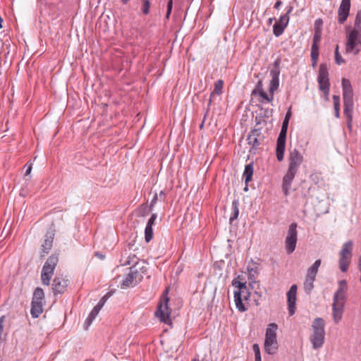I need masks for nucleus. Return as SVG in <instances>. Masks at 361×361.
<instances>
[{"label": "nucleus", "instance_id": "f257e3e1", "mask_svg": "<svg viewBox=\"0 0 361 361\" xmlns=\"http://www.w3.org/2000/svg\"><path fill=\"white\" fill-rule=\"evenodd\" d=\"M279 69L276 67L270 71V76L271 78L269 83V94H267L263 88V83L262 80H259L255 88L252 90V94L254 95H259L260 97V102L271 103L274 100V92L279 86Z\"/></svg>", "mask_w": 361, "mask_h": 361}, {"label": "nucleus", "instance_id": "f03ea898", "mask_svg": "<svg viewBox=\"0 0 361 361\" xmlns=\"http://www.w3.org/2000/svg\"><path fill=\"white\" fill-rule=\"evenodd\" d=\"M325 322L322 317H317L312 324V334L310 336V341L314 349H318L322 347L324 343L325 336Z\"/></svg>", "mask_w": 361, "mask_h": 361}, {"label": "nucleus", "instance_id": "7ed1b4c3", "mask_svg": "<svg viewBox=\"0 0 361 361\" xmlns=\"http://www.w3.org/2000/svg\"><path fill=\"white\" fill-rule=\"evenodd\" d=\"M291 116L290 110H288L286 114L285 118L283 119L281 129L279 133V135L277 138L276 141V158L278 161H281L284 157V152L286 149V134L289 123V120Z\"/></svg>", "mask_w": 361, "mask_h": 361}, {"label": "nucleus", "instance_id": "20e7f679", "mask_svg": "<svg viewBox=\"0 0 361 361\" xmlns=\"http://www.w3.org/2000/svg\"><path fill=\"white\" fill-rule=\"evenodd\" d=\"M361 50V30L352 28L347 32L345 51L357 55Z\"/></svg>", "mask_w": 361, "mask_h": 361}, {"label": "nucleus", "instance_id": "39448f33", "mask_svg": "<svg viewBox=\"0 0 361 361\" xmlns=\"http://www.w3.org/2000/svg\"><path fill=\"white\" fill-rule=\"evenodd\" d=\"M348 284L345 280L338 281V288L334 295L333 316H341L343 313L344 299L345 298Z\"/></svg>", "mask_w": 361, "mask_h": 361}, {"label": "nucleus", "instance_id": "423d86ee", "mask_svg": "<svg viewBox=\"0 0 361 361\" xmlns=\"http://www.w3.org/2000/svg\"><path fill=\"white\" fill-rule=\"evenodd\" d=\"M278 326L275 323H271L266 329L264 348L265 352L269 355H274L276 353L279 345L276 339V331Z\"/></svg>", "mask_w": 361, "mask_h": 361}, {"label": "nucleus", "instance_id": "0eeeda50", "mask_svg": "<svg viewBox=\"0 0 361 361\" xmlns=\"http://www.w3.org/2000/svg\"><path fill=\"white\" fill-rule=\"evenodd\" d=\"M353 241L348 240L343 244L341 250L339 252L338 264L339 269L342 272H346L348 269L353 256Z\"/></svg>", "mask_w": 361, "mask_h": 361}, {"label": "nucleus", "instance_id": "6e6552de", "mask_svg": "<svg viewBox=\"0 0 361 361\" xmlns=\"http://www.w3.org/2000/svg\"><path fill=\"white\" fill-rule=\"evenodd\" d=\"M58 263V257L51 255L44 263L41 274L42 282L45 286H49L55 267Z\"/></svg>", "mask_w": 361, "mask_h": 361}, {"label": "nucleus", "instance_id": "1a4fd4ad", "mask_svg": "<svg viewBox=\"0 0 361 361\" xmlns=\"http://www.w3.org/2000/svg\"><path fill=\"white\" fill-rule=\"evenodd\" d=\"M297 226L296 223H292L288 227L285 240V247L288 254L293 253L295 250L298 241Z\"/></svg>", "mask_w": 361, "mask_h": 361}, {"label": "nucleus", "instance_id": "9d476101", "mask_svg": "<svg viewBox=\"0 0 361 361\" xmlns=\"http://www.w3.org/2000/svg\"><path fill=\"white\" fill-rule=\"evenodd\" d=\"M251 294L248 292V288L245 285L240 290L234 291V302L236 308L243 312L247 310L246 303H243V300H247Z\"/></svg>", "mask_w": 361, "mask_h": 361}, {"label": "nucleus", "instance_id": "9b49d317", "mask_svg": "<svg viewBox=\"0 0 361 361\" xmlns=\"http://www.w3.org/2000/svg\"><path fill=\"white\" fill-rule=\"evenodd\" d=\"M318 82L319 89L326 96L329 94V79L328 68L326 64H320L319 69Z\"/></svg>", "mask_w": 361, "mask_h": 361}, {"label": "nucleus", "instance_id": "f8f14e48", "mask_svg": "<svg viewBox=\"0 0 361 361\" xmlns=\"http://www.w3.org/2000/svg\"><path fill=\"white\" fill-rule=\"evenodd\" d=\"M142 279V276L140 273L134 267H131L128 274L122 281L121 287L123 289H126L130 287L135 286Z\"/></svg>", "mask_w": 361, "mask_h": 361}, {"label": "nucleus", "instance_id": "ddd939ff", "mask_svg": "<svg viewBox=\"0 0 361 361\" xmlns=\"http://www.w3.org/2000/svg\"><path fill=\"white\" fill-rule=\"evenodd\" d=\"M168 290L163 293L157 308L154 312V316H170L172 314L171 310L169 307Z\"/></svg>", "mask_w": 361, "mask_h": 361}, {"label": "nucleus", "instance_id": "4468645a", "mask_svg": "<svg viewBox=\"0 0 361 361\" xmlns=\"http://www.w3.org/2000/svg\"><path fill=\"white\" fill-rule=\"evenodd\" d=\"M68 280L63 276H57L52 283V289L54 295L63 293L68 285Z\"/></svg>", "mask_w": 361, "mask_h": 361}, {"label": "nucleus", "instance_id": "2eb2a0df", "mask_svg": "<svg viewBox=\"0 0 361 361\" xmlns=\"http://www.w3.org/2000/svg\"><path fill=\"white\" fill-rule=\"evenodd\" d=\"M298 173V170L288 167V171L283 178L282 190L286 195L289 194L292 182Z\"/></svg>", "mask_w": 361, "mask_h": 361}, {"label": "nucleus", "instance_id": "dca6fc26", "mask_svg": "<svg viewBox=\"0 0 361 361\" xmlns=\"http://www.w3.org/2000/svg\"><path fill=\"white\" fill-rule=\"evenodd\" d=\"M350 9V0H341L338 10V21L343 24L348 18Z\"/></svg>", "mask_w": 361, "mask_h": 361}, {"label": "nucleus", "instance_id": "f3484780", "mask_svg": "<svg viewBox=\"0 0 361 361\" xmlns=\"http://www.w3.org/2000/svg\"><path fill=\"white\" fill-rule=\"evenodd\" d=\"M288 161V167L298 171L300 166L303 161V157L298 149H294L289 153Z\"/></svg>", "mask_w": 361, "mask_h": 361}, {"label": "nucleus", "instance_id": "a211bd4d", "mask_svg": "<svg viewBox=\"0 0 361 361\" xmlns=\"http://www.w3.org/2000/svg\"><path fill=\"white\" fill-rule=\"evenodd\" d=\"M298 287L297 285L293 284L290 286L289 290L287 292V300L288 312L290 315L295 312V302Z\"/></svg>", "mask_w": 361, "mask_h": 361}, {"label": "nucleus", "instance_id": "6ab92c4d", "mask_svg": "<svg viewBox=\"0 0 361 361\" xmlns=\"http://www.w3.org/2000/svg\"><path fill=\"white\" fill-rule=\"evenodd\" d=\"M342 87L343 103H353V89L349 80L343 78Z\"/></svg>", "mask_w": 361, "mask_h": 361}, {"label": "nucleus", "instance_id": "aec40b11", "mask_svg": "<svg viewBox=\"0 0 361 361\" xmlns=\"http://www.w3.org/2000/svg\"><path fill=\"white\" fill-rule=\"evenodd\" d=\"M261 132L255 129L252 130L247 135V143L251 147V149H257L260 145Z\"/></svg>", "mask_w": 361, "mask_h": 361}, {"label": "nucleus", "instance_id": "412c9836", "mask_svg": "<svg viewBox=\"0 0 361 361\" xmlns=\"http://www.w3.org/2000/svg\"><path fill=\"white\" fill-rule=\"evenodd\" d=\"M54 240V233L51 232H47L45 235L44 240L43 243L42 244V256H44L48 254V252L51 250L53 245Z\"/></svg>", "mask_w": 361, "mask_h": 361}, {"label": "nucleus", "instance_id": "4be33fe9", "mask_svg": "<svg viewBox=\"0 0 361 361\" xmlns=\"http://www.w3.org/2000/svg\"><path fill=\"white\" fill-rule=\"evenodd\" d=\"M43 312V302L32 300L30 312L32 316H39Z\"/></svg>", "mask_w": 361, "mask_h": 361}, {"label": "nucleus", "instance_id": "5701e85b", "mask_svg": "<svg viewBox=\"0 0 361 361\" xmlns=\"http://www.w3.org/2000/svg\"><path fill=\"white\" fill-rule=\"evenodd\" d=\"M320 265L321 259H317L314 264L308 269L306 276L315 279Z\"/></svg>", "mask_w": 361, "mask_h": 361}, {"label": "nucleus", "instance_id": "b1692460", "mask_svg": "<svg viewBox=\"0 0 361 361\" xmlns=\"http://www.w3.org/2000/svg\"><path fill=\"white\" fill-rule=\"evenodd\" d=\"M253 175V164H247L245 167V170L243 172V178L245 179V184H248L250 181L252 180V177Z\"/></svg>", "mask_w": 361, "mask_h": 361}, {"label": "nucleus", "instance_id": "393cba45", "mask_svg": "<svg viewBox=\"0 0 361 361\" xmlns=\"http://www.w3.org/2000/svg\"><path fill=\"white\" fill-rule=\"evenodd\" d=\"M344 114L347 118L348 123L350 124L353 121V103H343Z\"/></svg>", "mask_w": 361, "mask_h": 361}, {"label": "nucleus", "instance_id": "a878e982", "mask_svg": "<svg viewBox=\"0 0 361 361\" xmlns=\"http://www.w3.org/2000/svg\"><path fill=\"white\" fill-rule=\"evenodd\" d=\"M109 296L107 295L102 297L100 300L98 302L97 305L92 310L91 312L90 313L89 316H97V314L99 313L100 310L104 306V303L106 302V300L108 299Z\"/></svg>", "mask_w": 361, "mask_h": 361}, {"label": "nucleus", "instance_id": "bb28decb", "mask_svg": "<svg viewBox=\"0 0 361 361\" xmlns=\"http://www.w3.org/2000/svg\"><path fill=\"white\" fill-rule=\"evenodd\" d=\"M319 45L312 44L311 47V59L312 61V66L315 67L317 63L319 56Z\"/></svg>", "mask_w": 361, "mask_h": 361}, {"label": "nucleus", "instance_id": "cd10ccee", "mask_svg": "<svg viewBox=\"0 0 361 361\" xmlns=\"http://www.w3.org/2000/svg\"><path fill=\"white\" fill-rule=\"evenodd\" d=\"M293 8V6H290L286 14L281 16L279 18L278 23H281L283 27H286L289 22V16L288 15L292 12Z\"/></svg>", "mask_w": 361, "mask_h": 361}, {"label": "nucleus", "instance_id": "c85d7f7f", "mask_svg": "<svg viewBox=\"0 0 361 361\" xmlns=\"http://www.w3.org/2000/svg\"><path fill=\"white\" fill-rule=\"evenodd\" d=\"M44 297V294L43 290L40 288H37L34 291L32 300L43 302Z\"/></svg>", "mask_w": 361, "mask_h": 361}, {"label": "nucleus", "instance_id": "c756f323", "mask_svg": "<svg viewBox=\"0 0 361 361\" xmlns=\"http://www.w3.org/2000/svg\"><path fill=\"white\" fill-rule=\"evenodd\" d=\"M314 281V279L306 276L304 282V289L306 292H310L313 289Z\"/></svg>", "mask_w": 361, "mask_h": 361}, {"label": "nucleus", "instance_id": "7c9ffc66", "mask_svg": "<svg viewBox=\"0 0 361 361\" xmlns=\"http://www.w3.org/2000/svg\"><path fill=\"white\" fill-rule=\"evenodd\" d=\"M334 107L335 111V116L339 118L340 116V97L338 95L333 96Z\"/></svg>", "mask_w": 361, "mask_h": 361}, {"label": "nucleus", "instance_id": "2f4dec72", "mask_svg": "<svg viewBox=\"0 0 361 361\" xmlns=\"http://www.w3.org/2000/svg\"><path fill=\"white\" fill-rule=\"evenodd\" d=\"M286 27H283L281 23H276L273 26V32L276 37L281 35L285 30Z\"/></svg>", "mask_w": 361, "mask_h": 361}, {"label": "nucleus", "instance_id": "473e14b6", "mask_svg": "<svg viewBox=\"0 0 361 361\" xmlns=\"http://www.w3.org/2000/svg\"><path fill=\"white\" fill-rule=\"evenodd\" d=\"M224 82L221 80H219L216 82L214 85V91L211 94V97L214 94H221L222 93Z\"/></svg>", "mask_w": 361, "mask_h": 361}, {"label": "nucleus", "instance_id": "72a5a7b5", "mask_svg": "<svg viewBox=\"0 0 361 361\" xmlns=\"http://www.w3.org/2000/svg\"><path fill=\"white\" fill-rule=\"evenodd\" d=\"M232 207H233V214L229 219L231 222H232L233 220L236 219L238 216V214H239L238 202L236 200H234L232 203Z\"/></svg>", "mask_w": 361, "mask_h": 361}, {"label": "nucleus", "instance_id": "f704fd0d", "mask_svg": "<svg viewBox=\"0 0 361 361\" xmlns=\"http://www.w3.org/2000/svg\"><path fill=\"white\" fill-rule=\"evenodd\" d=\"M153 238V228L152 227L146 226L145 229V240L149 243Z\"/></svg>", "mask_w": 361, "mask_h": 361}, {"label": "nucleus", "instance_id": "c9c22d12", "mask_svg": "<svg viewBox=\"0 0 361 361\" xmlns=\"http://www.w3.org/2000/svg\"><path fill=\"white\" fill-rule=\"evenodd\" d=\"M353 28L361 30V11H358L356 14V17H355V23H354V25H353Z\"/></svg>", "mask_w": 361, "mask_h": 361}, {"label": "nucleus", "instance_id": "e433bc0d", "mask_svg": "<svg viewBox=\"0 0 361 361\" xmlns=\"http://www.w3.org/2000/svg\"><path fill=\"white\" fill-rule=\"evenodd\" d=\"M252 350L255 353V361H262L259 345L257 343L253 344Z\"/></svg>", "mask_w": 361, "mask_h": 361}, {"label": "nucleus", "instance_id": "4c0bfd02", "mask_svg": "<svg viewBox=\"0 0 361 361\" xmlns=\"http://www.w3.org/2000/svg\"><path fill=\"white\" fill-rule=\"evenodd\" d=\"M141 1L142 2V11L145 15H147L150 8L149 0H141Z\"/></svg>", "mask_w": 361, "mask_h": 361}, {"label": "nucleus", "instance_id": "58836bf2", "mask_svg": "<svg viewBox=\"0 0 361 361\" xmlns=\"http://www.w3.org/2000/svg\"><path fill=\"white\" fill-rule=\"evenodd\" d=\"M335 61L336 63L338 65H341L345 62L344 59L342 58V56L340 55L338 52V46L337 45L335 49Z\"/></svg>", "mask_w": 361, "mask_h": 361}, {"label": "nucleus", "instance_id": "ea45409f", "mask_svg": "<svg viewBox=\"0 0 361 361\" xmlns=\"http://www.w3.org/2000/svg\"><path fill=\"white\" fill-rule=\"evenodd\" d=\"M321 38H322V31H320V30L314 31L312 44L319 45Z\"/></svg>", "mask_w": 361, "mask_h": 361}, {"label": "nucleus", "instance_id": "a19ab883", "mask_svg": "<svg viewBox=\"0 0 361 361\" xmlns=\"http://www.w3.org/2000/svg\"><path fill=\"white\" fill-rule=\"evenodd\" d=\"M94 318V317H86L83 322L84 330L88 329L89 326L92 324Z\"/></svg>", "mask_w": 361, "mask_h": 361}, {"label": "nucleus", "instance_id": "79ce46f5", "mask_svg": "<svg viewBox=\"0 0 361 361\" xmlns=\"http://www.w3.org/2000/svg\"><path fill=\"white\" fill-rule=\"evenodd\" d=\"M246 284V282H241L240 281H238L236 279H234L232 281V285L235 287V288H237L238 290H240L242 288V287L244 286V285Z\"/></svg>", "mask_w": 361, "mask_h": 361}, {"label": "nucleus", "instance_id": "37998d69", "mask_svg": "<svg viewBox=\"0 0 361 361\" xmlns=\"http://www.w3.org/2000/svg\"><path fill=\"white\" fill-rule=\"evenodd\" d=\"M323 21L322 19H317L314 22V31L322 30Z\"/></svg>", "mask_w": 361, "mask_h": 361}, {"label": "nucleus", "instance_id": "c03bdc74", "mask_svg": "<svg viewBox=\"0 0 361 361\" xmlns=\"http://www.w3.org/2000/svg\"><path fill=\"white\" fill-rule=\"evenodd\" d=\"M158 319L161 323H164L171 326L172 317H158Z\"/></svg>", "mask_w": 361, "mask_h": 361}, {"label": "nucleus", "instance_id": "a18cd8bd", "mask_svg": "<svg viewBox=\"0 0 361 361\" xmlns=\"http://www.w3.org/2000/svg\"><path fill=\"white\" fill-rule=\"evenodd\" d=\"M157 214H153L151 216V217L149 218V219L148 220L146 226L152 227L154 225V223H155V221L157 219Z\"/></svg>", "mask_w": 361, "mask_h": 361}, {"label": "nucleus", "instance_id": "49530a36", "mask_svg": "<svg viewBox=\"0 0 361 361\" xmlns=\"http://www.w3.org/2000/svg\"><path fill=\"white\" fill-rule=\"evenodd\" d=\"M167 7H168L167 8V16H169L170 15V13H171V8H172V0H171L168 3Z\"/></svg>", "mask_w": 361, "mask_h": 361}, {"label": "nucleus", "instance_id": "de8ad7c7", "mask_svg": "<svg viewBox=\"0 0 361 361\" xmlns=\"http://www.w3.org/2000/svg\"><path fill=\"white\" fill-rule=\"evenodd\" d=\"M281 4H282V2H281V1H276V4H275V5H274V8H275L276 9H279V8H280V6H281Z\"/></svg>", "mask_w": 361, "mask_h": 361}, {"label": "nucleus", "instance_id": "09e8293b", "mask_svg": "<svg viewBox=\"0 0 361 361\" xmlns=\"http://www.w3.org/2000/svg\"><path fill=\"white\" fill-rule=\"evenodd\" d=\"M358 268L360 271V279H361V255L360 256L359 259H358Z\"/></svg>", "mask_w": 361, "mask_h": 361}, {"label": "nucleus", "instance_id": "8fccbe9b", "mask_svg": "<svg viewBox=\"0 0 361 361\" xmlns=\"http://www.w3.org/2000/svg\"><path fill=\"white\" fill-rule=\"evenodd\" d=\"M31 170H32V166L30 165V166H28V167L26 169L25 175L30 174V173L31 172Z\"/></svg>", "mask_w": 361, "mask_h": 361}, {"label": "nucleus", "instance_id": "3c124183", "mask_svg": "<svg viewBox=\"0 0 361 361\" xmlns=\"http://www.w3.org/2000/svg\"><path fill=\"white\" fill-rule=\"evenodd\" d=\"M253 296H254V298L257 297V298H261V295H259V294H258V293H257V291H255V292L254 293ZM255 300H257V299H256V298H255Z\"/></svg>", "mask_w": 361, "mask_h": 361}, {"label": "nucleus", "instance_id": "603ef678", "mask_svg": "<svg viewBox=\"0 0 361 361\" xmlns=\"http://www.w3.org/2000/svg\"><path fill=\"white\" fill-rule=\"evenodd\" d=\"M341 317H334V320H335V322L336 323H338L340 320Z\"/></svg>", "mask_w": 361, "mask_h": 361}, {"label": "nucleus", "instance_id": "864d4df0", "mask_svg": "<svg viewBox=\"0 0 361 361\" xmlns=\"http://www.w3.org/2000/svg\"><path fill=\"white\" fill-rule=\"evenodd\" d=\"M253 277H254L253 276L250 275V276H249V279H250V281H252V283H255V281H254V279H252Z\"/></svg>", "mask_w": 361, "mask_h": 361}, {"label": "nucleus", "instance_id": "5fc2aeb1", "mask_svg": "<svg viewBox=\"0 0 361 361\" xmlns=\"http://www.w3.org/2000/svg\"><path fill=\"white\" fill-rule=\"evenodd\" d=\"M123 4H127L130 0H121Z\"/></svg>", "mask_w": 361, "mask_h": 361}, {"label": "nucleus", "instance_id": "6e6d98bb", "mask_svg": "<svg viewBox=\"0 0 361 361\" xmlns=\"http://www.w3.org/2000/svg\"><path fill=\"white\" fill-rule=\"evenodd\" d=\"M248 190V184H246L245 187L244 188L245 191H247Z\"/></svg>", "mask_w": 361, "mask_h": 361}, {"label": "nucleus", "instance_id": "4d7b16f0", "mask_svg": "<svg viewBox=\"0 0 361 361\" xmlns=\"http://www.w3.org/2000/svg\"><path fill=\"white\" fill-rule=\"evenodd\" d=\"M2 21H3V20H2V18L0 17V28H1V27H2V24H1V23H2Z\"/></svg>", "mask_w": 361, "mask_h": 361}, {"label": "nucleus", "instance_id": "13d9d810", "mask_svg": "<svg viewBox=\"0 0 361 361\" xmlns=\"http://www.w3.org/2000/svg\"><path fill=\"white\" fill-rule=\"evenodd\" d=\"M96 256H97L98 257H100V258H103V256L102 255H99V253H97Z\"/></svg>", "mask_w": 361, "mask_h": 361}, {"label": "nucleus", "instance_id": "bf43d9fd", "mask_svg": "<svg viewBox=\"0 0 361 361\" xmlns=\"http://www.w3.org/2000/svg\"><path fill=\"white\" fill-rule=\"evenodd\" d=\"M273 19H274V18H270L269 19V23H272Z\"/></svg>", "mask_w": 361, "mask_h": 361}, {"label": "nucleus", "instance_id": "052dcab7", "mask_svg": "<svg viewBox=\"0 0 361 361\" xmlns=\"http://www.w3.org/2000/svg\"><path fill=\"white\" fill-rule=\"evenodd\" d=\"M348 128H351V126H352V123H350V124H349V123H348Z\"/></svg>", "mask_w": 361, "mask_h": 361}, {"label": "nucleus", "instance_id": "680f3d73", "mask_svg": "<svg viewBox=\"0 0 361 361\" xmlns=\"http://www.w3.org/2000/svg\"><path fill=\"white\" fill-rule=\"evenodd\" d=\"M211 102H212V98L209 99V105H210Z\"/></svg>", "mask_w": 361, "mask_h": 361}, {"label": "nucleus", "instance_id": "e2e57ef3", "mask_svg": "<svg viewBox=\"0 0 361 361\" xmlns=\"http://www.w3.org/2000/svg\"><path fill=\"white\" fill-rule=\"evenodd\" d=\"M324 95H325L326 100H328L329 95L328 96H326V94H324Z\"/></svg>", "mask_w": 361, "mask_h": 361}, {"label": "nucleus", "instance_id": "0e129e2a", "mask_svg": "<svg viewBox=\"0 0 361 361\" xmlns=\"http://www.w3.org/2000/svg\"><path fill=\"white\" fill-rule=\"evenodd\" d=\"M203 126V123L200 125V128H202Z\"/></svg>", "mask_w": 361, "mask_h": 361}, {"label": "nucleus", "instance_id": "69168bd1", "mask_svg": "<svg viewBox=\"0 0 361 361\" xmlns=\"http://www.w3.org/2000/svg\"><path fill=\"white\" fill-rule=\"evenodd\" d=\"M193 361H198V360H197L196 359H194Z\"/></svg>", "mask_w": 361, "mask_h": 361}]
</instances>
